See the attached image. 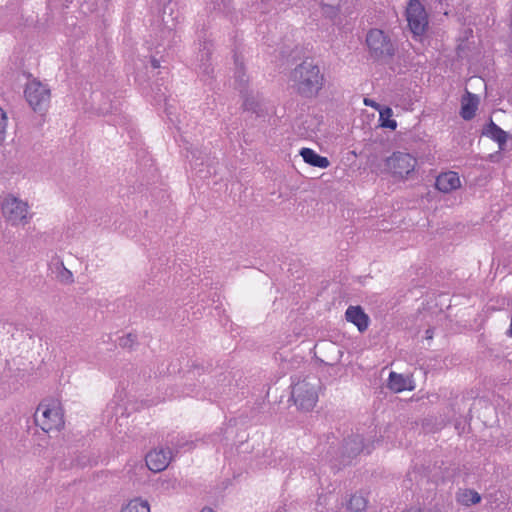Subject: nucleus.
Returning <instances> with one entry per match:
<instances>
[{
  "instance_id": "nucleus-19",
  "label": "nucleus",
  "mask_w": 512,
  "mask_h": 512,
  "mask_svg": "<svg viewBox=\"0 0 512 512\" xmlns=\"http://www.w3.org/2000/svg\"><path fill=\"white\" fill-rule=\"evenodd\" d=\"M367 507V500L358 494L352 495L348 503V509L350 512H362Z\"/></svg>"
},
{
  "instance_id": "nucleus-25",
  "label": "nucleus",
  "mask_w": 512,
  "mask_h": 512,
  "mask_svg": "<svg viewBox=\"0 0 512 512\" xmlns=\"http://www.w3.org/2000/svg\"><path fill=\"white\" fill-rule=\"evenodd\" d=\"M201 512H214L211 508H203Z\"/></svg>"
},
{
  "instance_id": "nucleus-7",
  "label": "nucleus",
  "mask_w": 512,
  "mask_h": 512,
  "mask_svg": "<svg viewBox=\"0 0 512 512\" xmlns=\"http://www.w3.org/2000/svg\"><path fill=\"white\" fill-rule=\"evenodd\" d=\"M406 17L410 30L414 35H422L428 25L427 14L419 0H410Z\"/></svg>"
},
{
  "instance_id": "nucleus-26",
  "label": "nucleus",
  "mask_w": 512,
  "mask_h": 512,
  "mask_svg": "<svg viewBox=\"0 0 512 512\" xmlns=\"http://www.w3.org/2000/svg\"><path fill=\"white\" fill-rule=\"evenodd\" d=\"M153 67L154 68H158L159 67L158 61H156V60L153 61Z\"/></svg>"
},
{
  "instance_id": "nucleus-15",
  "label": "nucleus",
  "mask_w": 512,
  "mask_h": 512,
  "mask_svg": "<svg viewBox=\"0 0 512 512\" xmlns=\"http://www.w3.org/2000/svg\"><path fill=\"white\" fill-rule=\"evenodd\" d=\"M388 387L390 390L396 393L413 389V387L410 386V381L408 378L395 372H391L389 375Z\"/></svg>"
},
{
  "instance_id": "nucleus-23",
  "label": "nucleus",
  "mask_w": 512,
  "mask_h": 512,
  "mask_svg": "<svg viewBox=\"0 0 512 512\" xmlns=\"http://www.w3.org/2000/svg\"><path fill=\"white\" fill-rule=\"evenodd\" d=\"M135 340V337L132 336V334H128L125 338H122L120 341V345L123 347L128 346L130 343H133Z\"/></svg>"
},
{
  "instance_id": "nucleus-14",
  "label": "nucleus",
  "mask_w": 512,
  "mask_h": 512,
  "mask_svg": "<svg viewBox=\"0 0 512 512\" xmlns=\"http://www.w3.org/2000/svg\"><path fill=\"white\" fill-rule=\"evenodd\" d=\"M484 134L497 142L500 149L504 147L507 142L508 135L502 130L498 125H496L492 120L487 125Z\"/></svg>"
},
{
  "instance_id": "nucleus-24",
  "label": "nucleus",
  "mask_w": 512,
  "mask_h": 512,
  "mask_svg": "<svg viewBox=\"0 0 512 512\" xmlns=\"http://www.w3.org/2000/svg\"><path fill=\"white\" fill-rule=\"evenodd\" d=\"M403 512H421V509L420 508H416V507H412L410 509H407Z\"/></svg>"
},
{
  "instance_id": "nucleus-2",
  "label": "nucleus",
  "mask_w": 512,
  "mask_h": 512,
  "mask_svg": "<svg viewBox=\"0 0 512 512\" xmlns=\"http://www.w3.org/2000/svg\"><path fill=\"white\" fill-rule=\"evenodd\" d=\"M35 423L44 432L59 431L64 426V416L59 401L45 399L39 403L34 414Z\"/></svg>"
},
{
  "instance_id": "nucleus-16",
  "label": "nucleus",
  "mask_w": 512,
  "mask_h": 512,
  "mask_svg": "<svg viewBox=\"0 0 512 512\" xmlns=\"http://www.w3.org/2000/svg\"><path fill=\"white\" fill-rule=\"evenodd\" d=\"M457 502L464 506H470L477 504L481 500V496L478 492L471 489L460 490L457 494Z\"/></svg>"
},
{
  "instance_id": "nucleus-8",
  "label": "nucleus",
  "mask_w": 512,
  "mask_h": 512,
  "mask_svg": "<svg viewBox=\"0 0 512 512\" xmlns=\"http://www.w3.org/2000/svg\"><path fill=\"white\" fill-rule=\"evenodd\" d=\"M25 96L34 111L46 109L50 101L49 89L37 80H32L27 84Z\"/></svg>"
},
{
  "instance_id": "nucleus-6",
  "label": "nucleus",
  "mask_w": 512,
  "mask_h": 512,
  "mask_svg": "<svg viewBox=\"0 0 512 512\" xmlns=\"http://www.w3.org/2000/svg\"><path fill=\"white\" fill-rule=\"evenodd\" d=\"M291 395L299 409L311 410L318 401L317 385L304 379L293 385Z\"/></svg>"
},
{
  "instance_id": "nucleus-9",
  "label": "nucleus",
  "mask_w": 512,
  "mask_h": 512,
  "mask_svg": "<svg viewBox=\"0 0 512 512\" xmlns=\"http://www.w3.org/2000/svg\"><path fill=\"white\" fill-rule=\"evenodd\" d=\"M172 459V452L167 449H154L146 455V465L153 472L165 470Z\"/></svg>"
},
{
  "instance_id": "nucleus-13",
  "label": "nucleus",
  "mask_w": 512,
  "mask_h": 512,
  "mask_svg": "<svg viewBox=\"0 0 512 512\" xmlns=\"http://www.w3.org/2000/svg\"><path fill=\"white\" fill-rule=\"evenodd\" d=\"M300 155L303 160L310 164L311 166L318 168H327L330 165L329 160L326 157H323L317 154L314 150L310 148H302L300 151Z\"/></svg>"
},
{
  "instance_id": "nucleus-21",
  "label": "nucleus",
  "mask_w": 512,
  "mask_h": 512,
  "mask_svg": "<svg viewBox=\"0 0 512 512\" xmlns=\"http://www.w3.org/2000/svg\"><path fill=\"white\" fill-rule=\"evenodd\" d=\"M7 127V116L2 108H0V143H2L5 139Z\"/></svg>"
},
{
  "instance_id": "nucleus-18",
  "label": "nucleus",
  "mask_w": 512,
  "mask_h": 512,
  "mask_svg": "<svg viewBox=\"0 0 512 512\" xmlns=\"http://www.w3.org/2000/svg\"><path fill=\"white\" fill-rule=\"evenodd\" d=\"M121 512H150L149 503L140 498L130 500Z\"/></svg>"
},
{
  "instance_id": "nucleus-22",
  "label": "nucleus",
  "mask_w": 512,
  "mask_h": 512,
  "mask_svg": "<svg viewBox=\"0 0 512 512\" xmlns=\"http://www.w3.org/2000/svg\"><path fill=\"white\" fill-rule=\"evenodd\" d=\"M363 103L365 106H369V107H372L376 110H380L382 107L380 106V104H378L376 101L370 99V98H364L363 99Z\"/></svg>"
},
{
  "instance_id": "nucleus-5",
  "label": "nucleus",
  "mask_w": 512,
  "mask_h": 512,
  "mask_svg": "<svg viewBox=\"0 0 512 512\" xmlns=\"http://www.w3.org/2000/svg\"><path fill=\"white\" fill-rule=\"evenodd\" d=\"M417 159L409 153L394 152L385 160L386 170L396 179L404 180L414 172Z\"/></svg>"
},
{
  "instance_id": "nucleus-27",
  "label": "nucleus",
  "mask_w": 512,
  "mask_h": 512,
  "mask_svg": "<svg viewBox=\"0 0 512 512\" xmlns=\"http://www.w3.org/2000/svg\"><path fill=\"white\" fill-rule=\"evenodd\" d=\"M426 333H427V338H431V337H432V336H431L432 334H430V330H427V332H426Z\"/></svg>"
},
{
  "instance_id": "nucleus-3",
  "label": "nucleus",
  "mask_w": 512,
  "mask_h": 512,
  "mask_svg": "<svg viewBox=\"0 0 512 512\" xmlns=\"http://www.w3.org/2000/svg\"><path fill=\"white\" fill-rule=\"evenodd\" d=\"M366 46L370 58L385 61L393 57L395 47L388 34L380 29H371L366 35Z\"/></svg>"
},
{
  "instance_id": "nucleus-4",
  "label": "nucleus",
  "mask_w": 512,
  "mask_h": 512,
  "mask_svg": "<svg viewBox=\"0 0 512 512\" xmlns=\"http://www.w3.org/2000/svg\"><path fill=\"white\" fill-rule=\"evenodd\" d=\"M1 211L5 220L13 226L25 225L30 219L27 202L12 194L4 196L1 200Z\"/></svg>"
},
{
  "instance_id": "nucleus-20",
  "label": "nucleus",
  "mask_w": 512,
  "mask_h": 512,
  "mask_svg": "<svg viewBox=\"0 0 512 512\" xmlns=\"http://www.w3.org/2000/svg\"><path fill=\"white\" fill-rule=\"evenodd\" d=\"M346 451L352 454H358L362 451V441L358 437L346 443Z\"/></svg>"
},
{
  "instance_id": "nucleus-1",
  "label": "nucleus",
  "mask_w": 512,
  "mask_h": 512,
  "mask_svg": "<svg viewBox=\"0 0 512 512\" xmlns=\"http://www.w3.org/2000/svg\"><path fill=\"white\" fill-rule=\"evenodd\" d=\"M292 80L299 94L312 97L321 90L324 76L317 65L304 61L294 69Z\"/></svg>"
},
{
  "instance_id": "nucleus-10",
  "label": "nucleus",
  "mask_w": 512,
  "mask_h": 512,
  "mask_svg": "<svg viewBox=\"0 0 512 512\" xmlns=\"http://www.w3.org/2000/svg\"><path fill=\"white\" fill-rule=\"evenodd\" d=\"M435 187L442 193H450L461 187V179L457 172H443L437 176Z\"/></svg>"
},
{
  "instance_id": "nucleus-11",
  "label": "nucleus",
  "mask_w": 512,
  "mask_h": 512,
  "mask_svg": "<svg viewBox=\"0 0 512 512\" xmlns=\"http://www.w3.org/2000/svg\"><path fill=\"white\" fill-rule=\"evenodd\" d=\"M348 322L353 323L360 332L367 330L369 326V317L360 306H349L345 312Z\"/></svg>"
},
{
  "instance_id": "nucleus-17",
  "label": "nucleus",
  "mask_w": 512,
  "mask_h": 512,
  "mask_svg": "<svg viewBox=\"0 0 512 512\" xmlns=\"http://www.w3.org/2000/svg\"><path fill=\"white\" fill-rule=\"evenodd\" d=\"M393 111L390 107H384L379 110V122L380 126L395 130L397 128V122L392 119Z\"/></svg>"
},
{
  "instance_id": "nucleus-12",
  "label": "nucleus",
  "mask_w": 512,
  "mask_h": 512,
  "mask_svg": "<svg viewBox=\"0 0 512 512\" xmlns=\"http://www.w3.org/2000/svg\"><path fill=\"white\" fill-rule=\"evenodd\" d=\"M479 105V98L466 91V94L461 99L460 115L464 120H471L474 118Z\"/></svg>"
}]
</instances>
